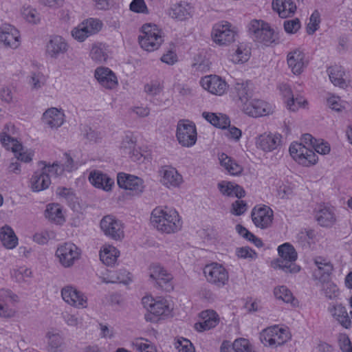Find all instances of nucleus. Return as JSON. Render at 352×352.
I'll use <instances>...</instances> for the list:
<instances>
[{"label": "nucleus", "instance_id": "obj_1", "mask_svg": "<svg viewBox=\"0 0 352 352\" xmlns=\"http://www.w3.org/2000/svg\"><path fill=\"white\" fill-rule=\"evenodd\" d=\"M151 223L158 231L173 234L182 229V221L178 212L167 206H157L151 214Z\"/></svg>", "mask_w": 352, "mask_h": 352}, {"label": "nucleus", "instance_id": "obj_2", "mask_svg": "<svg viewBox=\"0 0 352 352\" xmlns=\"http://www.w3.org/2000/svg\"><path fill=\"white\" fill-rule=\"evenodd\" d=\"M142 29L138 38L140 46L149 52L158 49L164 41L162 31L155 24H145Z\"/></svg>", "mask_w": 352, "mask_h": 352}, {"label": "nucleus", "instance_id": "obj_3", "mask_svg": "<svg viewBox=\"0 0 352 352\" xmlns=\"http://www.w3.org/2000/svg\"><path fill=\"white\" fill-rule=\"evenodd\" d=\"M142 303L144 307L149 311V314L145 315V319L147 321L155 320L151 316H168L170 314L172 309L165 299L155 300L151 296H144L142 299Z\"/></svg>", "mask_w": 352, "mask_h": 352}, {"label": "nucleus", "instance_id": "obj_4", "mask_svg": "<svg viewBox=\"0 0 352 352\" xmlns=\"http://www.w3.org/2000/svg\"><path fill=\"white\" fill-rule=\"evenodd\" d=\"M55 255L60 264L67 268L73 266L75 262L79 260L81 250L74 243L66 242L58 245Z\"/></svg>", "mask_w": 352, "mask_h": 352}, {"label": "nucleus", "instance_id": "obj_5", "mask_svg": "<svg viewBox=\"0 0 352 352\" xmlns=\"http://www.w3.org/2000/svg\"><path fill=\"white\" fill-rule=\"evenodd\" d=\"M204 274L208 283L219 288L225 286L229 280L228 270L217 263L206 265L204 268Z\"/></svg>", "mask_w": 352, "mask_h": 352}, {"label": "nucleus", "instance_id": "obj_6", "mask_svg": "<svg viewBox=\"0 0 352 352\" xmlns=\"http://www.w3.org/2000/svg\"><path fill=\"white\" fill-rule=\"evenodd\" d=\"M289 153L295 161L305 166L314 165L318 160L315 152L301 143L292 144Z\"/></svg>", "mask_w": 352, "mask_h": 352}, {"label": "nucleus", "instance_id": "obj_7", "mask_svg": "<svg viewBox=\"0 0 352 352\" xmlns=\"http://www.w3.org/2000/svg\"><path fill=\"white\" fill-rule=\"evenodd\" d=\"M177 140L183 146L190 147L197 141V129L195 124L189 120H180L177 126Z\"/></svg>", "mask_w": 352, "mask_h": 352}, {"label": "nucleus", "instance_id": "obj_8", "mask_svg": "<svg viewBox=\"0 0 352 352\" xmlns=\"http://www.w3.org/2000/svg\"><path fill=\"white\" fill-rule=\"evenodd\" d=\"M231 26L227 21L215 24L211 33L213 41L219 45H227L234 42L237 34Z\"/></svg>", "mask_w": 352, "mask_h": 352}, {"label": "nucleus", "instance_id": "obj_9", "mask_svg": "<svg viewBox=\"0 0 352 352\" xmlns=\"http://www.w3.org/2000/svg\"><path fill=\"white\" fill-rule=\"evenodd\" d=\"M100 228L107 237L118 241L124 236L122 223L111 215L104 216L100 221Z\"/></svg>", "mask_w": 352, "mask_h": 352}, {"label": "nucleus", "instance_id": "obj_10", "mask_svg": "<svg viewBox=\"0 0 352 352\" xmlns=\"http://www.w3.org/2000/svg\"><path fill=\"white\" fill-rule=\"evenodd\" d=\"M287 331L277 326L268 327L260 333V340L264 345L280 346L289 340Z\"/></svg>", "mask_w": 352, "mask_h": 352}, {"label": "nucleus", "instance_id": "obj_11", "mask_svg": "<svg viewBox=\"0 0 352 352\" xmlns=\"http://www.w3.org/2000/svg\"><path fill=\"white\" fill-rule=\"evenodd\" d=\"M251 216L256 227L261 229H267L271 227L272 224L274 212L267 206H257L252 209Z\"/></svg>", "mask_w": 352, "mask_h": 352}, {"label": "nucleus", "instance_id": "obj_12", "mask_svg": "<svg viewBox=\"0 0 352 352\" xmlns=\"http://www.w3.org/2000/svg\"><path fill=\"white\" fill-rule=\"evenodd\" d=\"M117 183L120 188L131 191L133 195H141L145 187L142 179L124 173L118 174Z\"/></svg>", "mask_w": 352, "mask_h": 352}, {"label": "nucleus", "instance_id": "obj_13", "mask_svg": "<svg viewBox=\"0 0 352 352\" xmlns=\"http://www.w3.org/2000/svg\"><path fill=\"white\" fill-rule=\"evenodd\" d=\"M241 105L245 114L254 118L265 116L273 111L271 105L261 100H248Z\"/></svg>", "mask_w": 352, "mask_h": 352}, {"label": "nucleus", "instance_id": "obj_14", "mask_svg": "<svg viewBox=\"0 0 352 352\" xmlns=\"http://www.w3.org/2000/svg\"><path fill=\"white\" fill-rule=\"evenodd\" d=\"M16 135L15 126L11 123L6 124L0 133V142L2 145L8 150L11 149L13 153L23 148V145L17 140Z\"/></svg>", "mask_w": 352, "mask_h": 352}, {"label": "nucleus", "instance_id": "obj_15", "mask_svg": "<svg viewBox=\"0 0 352 352\" xmlns=\"http://www.w3.org/2000/svg\"><path fill=\"white\" fill-rule=\"evenodd\" d=\"M150 271V278L155 280L160 287L167 292L173 290V287L171 283L173 276L171 274L157 265L151 266Z\"/></svg>", "mask_w": 352, "mask_h": 352}, {"label": "nucleus", "instance_id": "obj_16", "mask_svg": "<svg viewBox=\"0 0 352 352\" xmlns=\"http://www.w3.org/2000/svg\"><path fill=\"white\" fill-rule=\"evenodd\" d=\"M63 299L69 305L77 308L87 307V299L84 295L72 286L67 285L61 289Z\"/></svg>", "mask_w": 352, "mask_h": 352}, {"label": "nucleus", "instance_id": "obj_17", "mask_svg": "<svg viewBox=\"0 0 352 352\" xmlns=\"http://www.w3.org/2000/svg\"><path fill=\"white\" fill-rule=\"evenodd\" d=\"M203 88L212 94L221 96L228 89L226 82L218 76H208L201 78Z\"/></svg>", "mask_w": 352, "mask_h": 352}, {"label": "nucleus", "instance_id": "obj_18", "mask_svg": "<svg viewBox=\"0 0 352 352\" xmlns=\"http://www.w3.org/2000/svg\"><path fill=\"white\" fill-rule=\"evenodd\" d=\"M19 32L10 24H4L0 27V42L5 46L13 49L20 45Z\"/></svg>", "mask_w": 352, "mask_h": 352}, {"label": "nucleus", "instance_id": "obj_19", "mask_svg": "<svg viewBox=\"0 0 352 352\" xmlns=\"http://www.w3.org/2000/svg\"><path fill=\"white\" fill-rule=\"evenodd\" d=\"M288 67L295 75L300 74L307 65L305 53L299 49H295L287 54Z\"/></svg>", "mask_w": 352, "mask_h": 352}, {"label": "nucleus", "instance_id": "obj_20", "mask_svg": "<svg viewBox=\"0 0 352 352\" xmlns=\"http://www.w3.org/2000/svg\"><path fill=\"white\" fill-rule=\"evenodd\" d=\"M279 90L285 98L287 109L292 111H297L307 103L306 100L302 96L299 95L295 96L292 93L290 86L287 84L280 85Z\"/></svg>", "mask_w": 352, "mask_h": 352}, {"label": "nucleus", "instance_id": "obj_21", "mask_svg": "<svg viewBox=\"0 0 352 352\" xmlns=\"http://www.w3.org/2000/svg\"><path fill=\"white\" fill-rule=\"evenodd\" d=\"M18 301V296L8 289H0V316L3 318H12L15 314V311L10 307L9 304Z\"/></svg>", "mask_w": 352, "mask_h": 352}, {"label": "nucleus", "instance_id": "obj_22", "mask_svg": "<svg viewBox=\"0 0 352 352\" xmlns=\"http://www.w3.org/2000/svg\"><path fill=\"white\" fill-rule=\"evenodd\" d=\"M281 135L278 133H263L256 141V146L265 152H270L280 145Z\"/></svg>", "mask_w": 352, "mask_h": 352}, {"label": "nucleus", "instance_id": "obj_23", "mask_svg": "<svg viewBox=\"0 0 352 352\" xmlns=\"http://www.w3.org/2000/svg\"><path fill=\"white\" fill-rule=\"evenodd\" d=\"M159 173L162 177V183L168 188L177 187L182 182V175L173 167L168 166H162L160 169Z\"/></svg>", "mask_w": 352, "mask_h": 352}, {"label": "nucleus", "instance_id": "obj_24", "mask_svg": "<svg viewBox=\"0 0 352 352\" xmlns=\"http://www.w3.org/2000/svg\"><path fill=\"white\" fill-rule=\"evenodd\" d=\"M94 76L98 82L107 89H113L118 84L116 75L107 67L97 68Z\"/></svg>", "mask_w": 352, "mask_h": 352}, {"label": "nucleus", "instance_id": "obj_25", "mask_svg": "<svg viewBox=\"0 0 352 352\" xmlns=\"http://www.w3.org/2000/svg\"><path fill=\"white\" fill-rule=\"evenodd\" d=\"M42 121L49 128H58L63 124L64 114L57 108L52 107L43 113Z\"/></svg>", "mask_w": 352, "mask_h": 352}, {"label": "nucleus", "instance_id": "obj_26", "mask_svg": "<svg viewBox=\"0 0 352 352\" xmlns=\"http://www.w3.org/2000/svg\"><path fill=\"white\" fill-rule=\"evenodd\" d=\"M68 45L65 39L60 36H54L51 38L47 44V54L52 58H57L67 51Z\"/></svg>", "mask_w": 352, "mask_h": 352}, {"label": "nucleus", "instance_id": "obj_27", "mask_svg": "<svg viewBox=\"0 0 352 352\" xmlns=\"http://www.w3.org/2000/svg\"><path fill=\"white\" fill-rule=\"evenodd\" d=\"M317 269L314 272V276L321 282H325L329 278L333 267L331 262L322 257H318L314 260Z\"/></svg>", "mask_w": 352, "mask_h": 352}, {"label": "nucleus", "instance_id": "obj_28", "mask_svg": "<svg viewBox=\"0 0 352 352\" xmlns=\"http://www.w3.org/2000/svg\"><path fill=\"white\" fill-rule=\"evenodd\" d=\"M89 181L96 188L105 191L111 190L114 184L113 179L100 171L91 172L89 176Z\"/></svg>", "mask_w": 352, "mask_h": 352}, {"label": "nucleus", "instance_id": "obj_29", "mask_svg": "<svg viewBox=\"0 0 352 352\" xmlns=\"http://www.w3.org/2000/svg\"><path fill=\"white\" fill-rule=\"evenodd\" d=\"M220 192L227 197H236L241 199L245 195V191L241 186L228 181H221L217 184Z\"/></svg>", "mask_w": 352, "mask_h": 352}, {"label": "nucleus", "instance_id": "obj_30", "mask_svg": "<svg viewBox=\"0 0 352 352\" xmlns=\"http://www.w3.org/2000/svg\"><path fill=\"white\" fill-rule=\"evenodd\" d=\"M51 184L50 175L42 168L41 171H36L30 179L31 189L39 192L47 189Z\"/></svg>", "mask_w": 352, "mask_h": 352}, {"label": "nucleus", "instance_id": "obj_31", "mask_svg": "<svg viewBox=\"0 0 352 352\" xmlns=\"http://www.w3.org/2000/svg\"><path fill=\"white\" fill-rule=\"evenodd\" d=\"M272 8L281 18H287L294 14L296 4L292 0H273Z\"/></svg>", "mask_w": 352, "mask_h": 352}, {"label": "nucleus", "instance_id": "obj_32", "mask_svg": "<svg viewBox=\"0 0 352 352\" xmlns=\"http://www.w3.org/2000/svg\"><path fill=\"white\" fill-rule=\"evenodd\" d=\"M315 218L318 223L324 227L331 226L336 220L333 210L327 206L320 207L316 210Z\"/></svg>", "mask_w": 352, "mask_h": 352}, {"label": "nucleus", "instance_id": "obj_33", "mask_svg": "<svg viewBox=\"0 0 352 352\" xmlns=\"http://www.w3.org/2000/svg\"><path fill=\"white\" fill-rule=\"evenodd\" d=\"M191 6L186 2H181L172 6L169 14L173 19L184 21L191 16Z\"/></svg>", "mask_w": 352, "mask_h": 352}, {"label": "nucleus", "instance_id": "obj_34", "mask_svg": "<svg viewBox=\"0 0 352 352\" xmlns=\"http://www.w3.org/2000/svg\"><path fill=\"white\" fill-rule=\"evenodd\" d=\"M327 73L331 82L341 88L346 87V80L344 79L345 72L342 66L333 65L327 69Z\"/></svg>", "mask_w": 352, "mask_h": 352}, {"label": "nucleus", "instance_id": "obj_35", "mask_svg": "<svg viewBox=\"0 0 352 352\" xmlns=\"http://www.w3.org/2000/svg\"><path fill=\"white\" fill-rule=\"evenodd\" d=\"M203 118L215 127L226 129L230 124V118L224 114H217L214 113L203 112Z\"/></svg>", "mask_w": 352, "mask_h": 352}, {"label": "nucleus", "instance_id": "obj_36", "mask_svg": "<svg viewBox=\"0 0 352 352\" xmlns=\"http://www.w3.org/2000/svg\"><path fill=\"white\" fill-rule=\"evenodd\" d=\"M201 316L204 321L196 324L197 329H198L197 326H199V331L209 330L216 327L219 323L218 315L213 310L203 311L201 313Z\"/></svg>", "mask_w": 352, "mask_h": 352}, {"label": "nucleus", "instance_id": "obj_37", "mask_svg": "<svg viewBox=\"0 0 352 352\" xmlns=\"http://www.w3.org/2000/svg\"><path fill=\"white\" fill-rule=\"evenodd\" d=\"M120 255V252L113 246H104L100 252V259L108 266H113Z\"/></svg>", "mask_w": 352, "mask_h": 352}, {"label": "nucleus", "instance_id": "obj_38", "mask_svg": "<svg viewBox=\"0 0 352 352\" xmlns=\"http://www.w3.org/2000/svg\"><path fill=\"white\" fill-rule=\"evenodd\" d=\"M0 239L3 246L8 249H13L18 244V238L13 230L8 226L1 228L0 231Z\"/></svg>", "mask_w": 352, "mask_h": 352}, {"label": "nucleus", "instance_id": "obj_39", "mask_svg": "<svg viewBox=\"0 0 352 352\" xmlns=\"http://www.w3.org/2000/svg\"><path fill=\"white\" fill-rule=\"evenodd\" d=\"M333 318L345 329H349L351 326V320L346 308L342 305L334 306L331 310Z\"/></svg>", "mask_w": 352, "mask_h": 352}, {"label": "nucleus", "instance_id": "obj_40", "mask_svg": "<svg viewBox=\"0 0 352 352\" xmlns=\"http://www.w3.org/2000/svg\"><path fill=\"white\" fill-rule=\"evenodd\" d=\"M45 215L49 221L56 224L60 225L65 222L62 209L58 204H49L45 210Z\"/></svg>", "mask_w": 352, "mask_h": 352}, {"label": "nucleus", "instance_id": "obj_41", "mask_svg": "<svg viewBox=\"0 0 352 352\" xmlns=\"http://www.w3.org/2000/svg\"><path fill=\"white\" fill-rule=\"evenodd\" d=\"M250 85L251 82L250 81L235 83L234 90L241 104L245 103L252 96V89Z\"/></svg>", "mask_w": 352, "mask_h": 352}, {"label": "nucleus", "instance_id": "obj_42", "mask_svg": "<svg viewBox=\"0 0 352 352\" xmlns=\"http://www.w3.org/2000/svg\"><path fill=\"white\" fill-rule=\"evenodd\" d=\"M276 38V34H275L274 30L267 23L254 40L258 43H263L265 45H270L272 43H274Z\"/></svg>", "mask_w": 352, "mask_h": 352}, {"label": "nucleus", "instance_id": "obj_43", "mask_svg": "<svg viewBox=\"0 0 352 352\" xmlns=\"http://www.w3.org/2000/svg\"><path fill=\"white\" fill-rule=\"evenodd\" d=\"M250 56V49L241 43L237 46L235 52L231 55V60L236 64L243 63L249 60Z\"/></svg>", "mask_w": 352, "mask_h": 352}, {"label": "nucleus", "instance_id": "obj_44", "mask_svg": "<svg viewBox=\"0 0 352 352\" xmlns=\"http://www.w3.org/2000/svg\"><path fill=\"white\" fill-rule=\"evenodd\" d=\"M48 339L47 351L48 352H58L60 348L63 344L62 336L58 333L48 332L46 335Z\"/></svg>", "mask_w": 352, "mask_h": 352}, {"label": "nucleus", "instance_id": "obj_45", "mask_svg": "<svg viewBox=\"0 0 352 352\" xmlns=\"http://www.w3.org/2000/svg\"><path fill=\"white\" fill-rule=\"evenodd\" d=\"M278 252L281 257L280 259H289L296 261L297 258V252L294 248L289 243H283L278 246Z\"/></svg>", "mask_w": 352, "mask_h": 352}, {"label": "nucleus", "instance_id": "obj_46", "mask_svg": "<svg viewBox=\"0 0 352 352\" xmlns=\"http://www.w3.org/2000/svg\"><path fill=\"white\" fill-rule=\"evenodd\" d=\"M80 25L81 27H82L86 30L89 36H91L98 33L102 27V23L101 21L92 18L86 20Z\"/></svg>", "mask_w": 352, "mask_h": 352}, {"label": "nucleus", "instance_id": "obj_47", "mask_svg": "<svg viewBox=\"0 0 352 352\" xmlns=\"http://www.w3.org/2000/svg\"><path fill=\"white\" fill-rule=\"evenodd\" d=\"M91 58L98 63L106 61L108 56L104 49V46L100 44H94L90 51Z\"/></svg>", "mask_w": 352, "mask_h": 352}, {"label": "nucleus", "instance_id": "obj_48", "mask_svg": "<svg viewBox=\"0 0 352 352\" xmlns=\"http://www.w3.org/2000/svg\"><path fill=\"white\" fill-rule=\"evenodd\" d=\"M294 261L289 259H278L277 261V267L285 273L295 274L300 271V267Z\"/></svg>", "mask_w": 352, "mask_h": 352}, {"label": "nucleus", "instance_id": "obj_49", "mask_svg": "<svg viewBox=\"0 0 352 352\" xmlns=\"http://www.w3.org/2000/svg\"><path fill=\"white\" fill-rule=\"evenodd\" d=\"M39 165L42 164L43 165V170L45 171H46V173L50 175V174L51 175H54L56 177H58V176H60L61 175L63 172L65 171L64 170V168L63 167V166L56 162H54L52 164H47L44 161H40L38 162Z\"/></svg>", "mask_w": 352, "mask_h": 352}, {"label": "nucleus", "instance_id": "obj_50", "mask_svg": "<svg viewBox=\"0 0 352 352\" xmlns=\"http://www.w3.org/2000/svg\"><path fill=\"white\" fill-rule=\"evenodd\" d=\"M274 294L277 299L282 300L287 303L292 302L294 299L292 293L283 285L274 288Z\"/></svg>", "mask_w": 352, "mask_h": 352}, {"label": "nucleus", "instance_id": "obj_51", "mask_svg": "<svg viewBox=\"0 0 352 352\" xmlns=\"http://www.w3.org/2000/svg\"><path fill=\"white\" fill-rule=\"evenodd\" d=\"M235 352H254L248 340L238 338L234 340L232 348Z\"/></svg>", "mask_w": 352, "mask_h": 352}, {"label": "nucleus", "instance_id": "obj_52", "mask_svg": "<svg viewBox=\"0 0 352 352\" xmlns=\"http://www.w3.org/2000/svg\"><path fill=\"white\" fill-rule=\"evenodd\" d=\"M136 146V140L132 135H126L121 142L120 150L125 155L131 154Z\"/></svg>", "mask_w": 352, "mask_h": 352}, {"label": "nucleus", "instance_id": "obj_53", "mask_svg": "<svg viewBox=\"0 0 352 352\" xmlns=\"http://www.w3.org/2000/svg\"><path fill=\"white\" fill-rule=\"evenodd\" d=\"M322 283V289L328 298L333 299L338 296L339 289L335 283L328 281V280Z\"/></svg>", "mask_w": 352, "mask_h": 352}, {"label": "nucleus", "instance_id": "obj_54", "mask_svg": "<svg viewBox=\"0 0 352 352\" xmlns=\"http://www.w3.org/2000/svg\"><path fill=\"white\" fill-rule=\"evenodd\" d=\"M56 236L53 231L43 230L40 232L36 233L33 236V240L38 244H45L49 240L54 239Z\"/></svg>", "mask_w": 352, "mask_h": 352}, {"label": "nucleus", "instance_id": "obj_55", "mask_svg": "<svg viewBox=\"0 0 352 352\" xmlns=\"http://www.w3.org/2000/svg\"><path fill=\"white\" fill-rule=\"evenodd\" d=\"M338 341L342 352H352V343L347 334L344 333H339Z\"/></svg>", "mask_w": 352, "mask_h": 352}, {"label": "nucleus", "instance_id": "obj_56", "mask_svg": "<svg viewBox=\"0 0 352 352\" xmlns=\"http://www.w3.org/2000/svg\"><path fill=\"white\" fill-rule=\"evenodd\" d=\"M175 347L179 352H195L194 346L190 341L184 338L177 340Z\"/></svg>", "mask_w": 352, "mask_h": 352}, {"label": "nucleus", "instance_id": "obj_57", "mask_svg": "<svg viewBox=\"0 0 352 352\" xmlns=\"http://www.w3.org/2000/svg\"><path fill=\"white\" fill-rule=\"evenodd\" d=\"M236 254L239 258L245 259L249 258L253 260L257 258L256 252L248 246L237 248Z\"/></svg>", "mask_w": 352, "mask_h": 352}, {"label": "nucleus", "instance_id": "obj_58", "mask_svg": "<svg viewBox=\"0 0 352 352\" xmlns=\"http://www.w3.org/2000/svg\"><path fill=\"white\" fill-rule=\"evenodd\" d=\"M320 23V14L318 12L315 11L311 15L309 22L307 26V32L309 34H313L318 28Z\"/></svg>", "mask_w": 352, "mask_h": 352}, {"label": "nucleus", "instance_id": "obj_59", "mask_svg": "<svg viewBox=\"0 0 352 352\" xmlns=\"http://www.w3.org/2000/svg\"><path fill=\"white\" fill-rule=\"evenodd\" d=\"M56 194L65 199L68 203L74 202L76 199V195L71 188L65 187H58L56 189Z\"/></svg>", "mask_w": 352, "mask_h": 352}, {"label": "nucleus", "instance_id": "obj_60", "mask_svg": "<svg viewBox=\"0 0 352 352\" xmlns=\"http://www.w3.org/2000/svg\"><path fill=\"white\" fill-rule=\"evenodd\" d=\"M266 24L263 21L260 20H253L249 23L248 31L254 39Z\"/></svg>", "mask_w": 352, "mask_h": 352}, {"label": "nucleus", "instance_id": "obj_61", "mask_svg": "<svg viewBox=\"0 0 352 352\" xmlns=\"http://www.w3.org/2000/svg\"><path fill=\"white\" fill-rule=\"evenodd\" d=\"M130 10L136 13H148V10L144 0H133L130 3Z\"/></svg>", "mask_w": 352, "mask_h": 352}, {"label": "nucleus", "instance_id": "obj_62", "mask_svg": "<svg viewBox=\"0 0 352 352\" xmlns=\"http://www.w3.org/2000/svg\"><path fill=\"white\" fill-rule=\"evenodd\" d=\"M248 209L247 204L243 200H236L232 204L231 213L240 216L245 212Z\"/></svg>", "mask_w": 352, "mask_h": 352}, {"label": "nucleus", "instance_id": "obj_63", "mask_svg": "<svg viewBox=\"0 0 352 352\" xmlns=\"http://www.w3.org/2000/svg\"><path fill=\"white\" fill-rule=\"evenodd\" d=\"M312 147L315 151L321 155L328 154L331 150L329 144L323 140H314Z\"/></svg>", "mask_w": 352, "mask_h": 352}, {"label": "nucleus", "instance_id": "obj_64", "mask_svg": "<svg viewBox=\"0 0 352 352\" xmlns=\"http://www.w3.org/2000/svg\"><path fill=\"white\" fill-rule=\"evenodd\" d=\"M283 26L286 32L294 34L300 28V23L298 19L296 18L291 20H285Z\"/></svg>", "mask_w": 352, "mask_h": 352}]
</instances>
